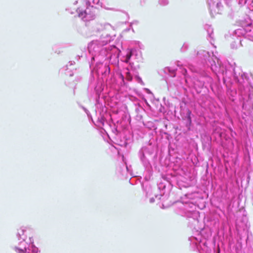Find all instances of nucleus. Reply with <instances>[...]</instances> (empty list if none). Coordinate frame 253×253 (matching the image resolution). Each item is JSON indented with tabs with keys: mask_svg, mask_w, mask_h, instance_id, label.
I'll list each match as a JSON object with an SVG mask.
<instances>
[{
	"mask_svg": "<svg viewBox=\"0 0 253 253\" xmlns=\"http://www.w3.org/2000/svg\"><path fill=\"white\" fill-rule=\"evenodd\" d=\"M112 28V26L109 24H105L104 25L97 24L96 31L102 32L100 38L99 40L91 41L88 45V50L91 56L90 66H93L94 62H96L94 70L98 75L101 74L106 76L109 74V67L107 65H103L101 63L107 59L110 58L112 54L120 52L115 45L104 47L113 40V37L106 31V30Z\"/></svg>",
	"mask_w": 253,
	"mask_h": 253,
	"instance_id": "nucleus-1",
	"label": "nucleus"
},
{
	"mask_svg": "<svg viewBox=\"0 0 253 253\" xmlns=\"http://www.w3.org/2000/svg\"><path fill=\"white\" fill-rule=\"evenodd\" d=\"M26 229L22 228L18 230L17 237L19 240H22L18 243V246L14 247V250L17 253H37L38 249L34 245V240L31 237L29 238V243L26 242V235L24 233Z\"/></svg>",
	"mask_w": 253,
	"mask_h": 253,
	"instance_id": "nucleus-2",
	"label": "nucleus"
},
{
	"mask_svg": "<svg viewBox=\"0 0 253 253\" xmlns=\"http://www.w3.org/2000/svg\"><path fill=\"white\" fill-rule=\"evenodd\" d=\"M95 8L93 6H87L85 9L79 8L77 9L79 17L83 21H87L93 20L95 17Z\"/></svg>",
	"mask_w": 253,
	"mask_h": 253,
	"instance_id": "nucleus-3",
	"label": "nucleus"
},
{
	"mask_svg": "<svg viewBox=\"0 0 253 253\" xmlns=\"http://www.w3.org/2000/svg\"><path fill=\"white\" fill-rule=\"evenodd\" d=\"M218 1L219 0H208L210 12L213 16L216 14L221 13L223 11V5Z\"/></svg>",
	"mask_w": 253,
	"mask_h": 253,
	"instance_id": "nucleus-4",
	"label": "nucleus"
},
{
	"mask_svg": "<svg viewBox=\"0 0 253 253\" xmlns=\"http://www.w3.org/2000/svg\"><path fill=\"white\" fill-rule=\"evenodd\" d=\"M238 4L243 6L246 5L253 14V0H238Z\"/></svg>",
	"mask_w": 253,
	"mask_h": 253,
	"instance_id": "nucleus-5",
	"label": "nucleus"
},
{
	"mask_svg": "<svg viewBox=\"0 0 253 253\" xmlns=\"http://www.w3.org/2000/svg\"><path fill=\"white\" fill-rule=\"evenodd\" d=\"M135 51L136 50L134 49H128L127 50L126 59H125L124 61L126 63H128L131 57L134 54Z\"/></svg>",
	"mask_w": 253,
	"mask_h": 253,
	"instance_id": "nucleus-6",
	"label": "nucleus"
},
{
	"mask_svg": "<svg viewBox=\"0 0 253 253\" xmlns=\"http://www.w3.org/2000/svg\"><path fill=\"white\" fill-rule=\"evenodd\" d=\"M242 44L241 38H237L236 41L231 44L232 48H236Z\"/></svg>",
	"mask_w": 253,
	"mask_h": 253,
	"instance_id": "nucleus-7",
	"label": "nucleus"
},
{
	"mask_svg": "<svg viewBox=\"0 0 253 253\" xmlns=\"http://www.w3.org/2000/svg\"><path fill=\"white\" fill-rule=\"evenodd\" d=\"M218 65H217L216 64L211 65V69L215 73H216L217 72H219V70L220 68V66L218 63Z\"/></svg>",
	"mask_w": 253,
	"mask_h": 253,
	"instance_id": "nucleus-8",
	"label": "nucleus"
},
{
	"mask_svg": "<svg viewBox=\"0 0 253 253\" xmlns=\"http://www.w3.org/2000/svg\"><path fill=\"white\" fill-rule=\"evenodd\" d=\"M159 3L162 5H166L168 3V0H159Z\"/></svg>",
	"mask_w": 253,
	"mask_h": 253,
	"instance_id": "nucleus-9",
	"label": "nucleus"
},
{
	"mask_svg": "<svg viewBox=\"0 0 253 253\" xmlns=\"http://www.w3.org/2000/svg\"><path fill=\"white\" fill-rule=\"evenodd\" d=\"M208 29H207V31H208V34L209 35V36L211 38H212L211 35L212 33V28H211V27L210 26H208Z\"/></svg>",
	"mask_w": 253,
	"mask_h": 253,
	"instance_id": "nucleus-10",
	"label": "nucleus"
},
{
	"mask_svg": "<svg viewBox=\"0 0 253 253\" xmlns=\"http://www.w3.org/2000/svg\"><path fill=\"white\" fill-rule=\"evenodd\" d=\"M126 79L128 81H131L132 80V77H131V76L130 75V73L129 72H127L126 73Z\"/></svg>",
	"mask_w": 253,
	"mask_h": 253,
	"instance_id": "nucleus-11",
	"label": "nucleus"
},
{
	"mask_svg": "<svg viewBox=\"0 0 253 253\" xmlns=\"http://www.w3.org/2000/svg\"><path fill=\"white\" fill-rule=\"evenodd\" d=\"M182 74L184 75V76H186V73H187V70L186 69H184L182 71Z\"/></svg>",
	"mask_w": 253,
	"mask_h": 253,
	"instance_id": "nucleus-12",
	"label": "nucleus"
},
{
	"mask_svg": "<svg viewBox=\"0 0 253 253\" xmlns=\"http://www.w3.org/2000/svg\"><path fill=\"white\" fill-rule=\"evenodd\" d=\"M84 111L85 112V113H86L87 116L89 117V113L88 112V111L84 108Z\"/></svg>",
	"mask_w": 253,
	"mask_h": 253,
	"instance_id": "nucleus-13",
	"label": "nucleus"
},
{
	"mask_svg": "<svg viewBox=\"0 0 253 253\" xmlns=\"http://www.w3.org/2000/svg\"><path fill=\"white\" fill-rule=\"evenodd\" d=\"M175 71H174V70H172V71H171V76H173V77H174V76H175Z\"/></svg>",
	"mask_w": 253,
	"mask_h": 253,
	"instance_id": "nucleus-14",
	"label": "nucleus"
},
{
	"mask_svg": "<svg viewBox=\"0 0 253 253\" xmlns=\"http://www.w3.org/2000/svg\"><path fill=\"white\" fill-rule=\"evenodd\" d=\"M154 201H155V200L153 198H150V203H153Z\"/></svg>",
	"mask_w": 253,
	"mask_h": 253,
	"instance_id": "nucleus-15",
	"label": "nucleus"
},
{
	"mask_svg": "<svg viewBox=\"0 0 253 253\" xmlns=\"http://www.w3.org/2000/svg\"><path fill=\"white\" fill-rule=\"evenodd\" d=\"M137 81H138L139 82H140V83H142V80H141V78H140L139 77H137Z\"/></svg>",
	"mask_w": 253,
	"mask_h": 253,
	"instance_id": "nucleus-16",
	"label": "nucleus"
},
{
	"mask_svg": "<svg viewBox=\"0 0 253 253\" xmlns=\"http://www.w3.org/2000/svg\"><path fill=\"white\" fill-rule=\"evenodd\" d=\"M121 78H122V79H123V80H124V77H123V76L121 75Z\"/></svg>",
	"mask_w": 253,
	"mask_h": 253,
	"instance_id": "nucleus-17",
	"label": "nucleus"
},
{
	"mask_svg": "<svg viewBox=\"0 0 253 253\" xmlns=\"http://www.w3.org/2000/svg\"><path fill=\"white\" fill-rule=\"evenodd\" d=\"M179 62H177V66H180V64H179Z\"/></svg>",
	"mask_w": 253,
	"mask_h": 253,
	"instance_id": "nucleus-18",
	"label": "nucleus"
},
{
	"mask_svg": "<svg viewBox=\"0 0 253 253\" xmlns=\"http://www.w3.org/2000/svg\"><path fill=\"white\" fill-rule=\"evenodd\" d=\"M184 46H186V45H185V44H184V45H183V46L182 48H183Z\"/></svg>",
	"mask_w": 253,
	"mask_h": 253,
	"instance_id": "nucleus-19",
	"label": "nucleus"
}]
</instances>
